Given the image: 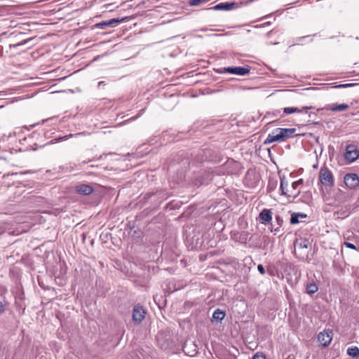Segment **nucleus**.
<instances>
[{"mask_svg":"<svg viewBox=\"0 0 359 359\" xmlns=\"http://www.w3.org/2000/svg\"><path fill=\"white\" fill-rule=\"evenodd\" d=\"M283 140L282 138V135L280 132H276L274 130L271 133L269 134L266 140H264V144H271L274 142H283Z\"/></svg>","mask_w":359,"mask_h":359,"instance_id":"nucleus-7","label":"nucleus"},{"mask_svg":"<svg viewBox=\"0 0 359 359\" xmlns=\"http://www.w3.org/2000/svg\"><path fill=\"white\" fill-rule=\"evenodd\" d=\"M349 108V106L347 104H327L324 109L326 110H330L332 111H343Z\"/></svg>","mask_w":359,"mask_h":359,"instance_id":"nucleus-12","label":"nucleus"},{"mask_svg":"<svg viewBox=\"0 0 359 359\" xmlns=\"http://www.w3.org/2000/svg\"><path fill=\"white\" fill-rule=\"evenodd\" d=\"M250 71L248 67H229L215 69V72L218 74L229 73L240 76L246 75Z\"/></svg>","mask_w":359,"mask_h":359,"instance_id":"nucleus-1","label":"nucleus"},{"mask_svg":"<svg viewBox=\"0 0 359 359\" xmlns=\"http://www.w3.org/2000/svg\"><path fill=\"white\" fill-rule=\"evenodd\" d=\"M303 183V180L302 179H299V180L297 181H295L292 184V189L293 191H295L297 190L298 186L301 184Z\"/></svg>","mask_w":359,"mask_h":359,"instance_id":"nucleus-24","label":"nucleus"},{"mask_svg":"<svg viewBox=\"0 0 359 359\" xmlns=\"http://www.w3.org/2000/svg\"><path fill=\"white\" fill-rule=\"evenodd\" d=\"M104 83L103 81H100V82L98 83V86H102V83Z\"/></svg>","mask_w":359,"mask_h":359,"instance_id":"nucleus-39","label":"nucleus"},{"mask_svg":"<svg viewBox=\"0 0 359 359\" xmlns=\"http://www.w3.org/2000/svg\"><path fill=\"white\" fill-rule=\"evenodd\" d=\"M287 186H288V182L285 180V177H281L280 178V189L282 195H284V196H287V191H286Z\"/></svg>","mask_w":359,"mask_h":359,"instance_id":"nucleus-17","label":"nucleus"},{"mask_svg":"<svg viewBox=\"0 0 359 359\" xmlns=\"http://www.w3.org/2000/svg\"><path fill=\"white\" fill-rule=\"evenodd\" d=\"M318 287L315 283H310L306 286V291L310 294L316 293L318 291Z\"/></svg>","mask_w":359,"mask_h":359,"instance_id":"nucleus-20","label":"nucleus"},{"mask_svg":"<svg viewBox=\"0 0 359 359\" xmlns=\"http://www.w3.org/2000/svg\"><path fill=\"white\" fill-rule=\"evenodd\" d=\"M154 302L155 304H157L155 296H154Z\"/></svg>","mask_w":359,"mask_h":359,"instance_id":"nucleus-40","label":"nucleus"},{"mask_svg":"<svg viewBox=\"0 0 359 359\" xmlns=\"http://www.w3.org/2000/svg\"><path fill=\"white\" fill-rule=\"evenodd\" d=\"M359 156V151L355 144H350L346 146L344 158L348 163L354 162Z\"/></svg>","mask_w":359,"mask_h":359,"instance_id":"nucleus-3","label":"nucleus"},{"mask_svg":"<svg viewBox=\"0 0 359 359\" xmlns=\"http://www.w3.org/2000/svg\"><path fill=\"white\" fill-rule=\"evenodd\" d=\"M126 18H121V19H119V18H112V19H110V20L106 21L107 27H114L118 24L126 21Z\"/></svg>","mask_w":359,"mask_h":359,"instance_id":"nucleus-16","label":"nucleus"},{"mask_svg":"<svg viewBox=\"0 0 359 359\" xmlns=\"http://www.w3.org/2000/svg\"><path fill=\"white\" fill-rule=\"evenodd\" d=\"M278 228H276V229H274V231L273 229H271V231H273L274 233L276 234V232L278 231Z\"/></svg>","mask_w":359,"mask_h":359,"instance_id":"nucleus-38","label":"nucleus"},{"mask_svg":"<svg viewBox=\"0 0 359 359\" xmlns=\"http://www.w3.org/2000/svg\"><path fill=\"white\" fill-rule=\"evenodd\" d=\"M140 115L138 114L137 116H133L131 117L130 119H128L127 121H135L136 120L137 118H138V117L140 116Z\"/></svg>","mask_w":359,"mask_h":359,"instance_id":"nucleus-34","label":"nucleus"},{"mask_svg":"<svg viewBox=\"0 0 359 359\" xmlns=\"http://www.w3.org/2000/svg\"><path fill=\"white\" fill-rule=\"evenodd\" d=\"M145 313L146 312L142 306H136L133 309V320L135 322L140 323L144 318Z\"/></svg>","mask_w":359,"mask_h":359,"instance_id":"nucleus-6","label":"nucleus"},{"mask_svg":"<svg viewBox=\"0 0 359 359\" xmlns=\"http://www.w3.org/2000/svg\"><path fill=\"white\" fill-rule=\"evenodd\" d=\"M31 40H32V38L25 39V40H22L21 42H19V43H15V44L11 45L10 47L11 48H18V47H19L20 46H23V45L27 44Z\"/></svg>","mask_w":359,"mask_h":359,"instance_id":"nucleus-22","label":"nucleus"},{"mask_svg":"<svg viewBox=\"0 0 359 359\" xmlns=\"http://www.w3.org/2000/svg\"><path fill=\"white\" fill-rule=\"evenodd\" d=\"M347 354L355 358H359V348L358 346H352L348 348Z\"/></svg>","mask_w":359,"mask_h":359,"instance_id":"nucleus-18","label":"nucleus"},{"mask_svg":"<svg viewBox=\"0 0 359 359\" xmlns=\"http://www.w3.org/2000/svg\"><path fill=\"white\" fill-rule=\"evenodd\" d=\"M94 161V159H89V160H88V161H83V162H82V163H83V164H86V163H89V162H91V161Z\"/></svg>","mask_w":359,"mask_h":359,"instance_id":"nucleus-36","label":"nucleus"},{"mask_svg":"<svg viewBox=\"0 0 359 359\" xmlns=\"http://www.w3.org/2000/svg\"><path fill=\"white\" fill-rule=\"evenodd\" d=\"M5 304L2 302V301H0V314L3 313L5 311Z\"/></svg>","mask_w":359,"mask_h":359,"instance_id":"nucleus-31","label":"nucleus"},{"mask_svg":"<svg viewBox=\"0 0 359 359\" xmlns=\"http://www.w3.org/2000/svg\"><path fill=\"white\" fill-rule=\"evenodd\" d=\"M344 245L350 249L356 250L355 245L351 243L345 242Z\"/></svg>","mask_w":359,"mask_h":359,"instance_id":"nucleus-28","label":"nucleus"},{"mask_svg":"<svg viewBox=\"0 0 359 359\" xmlns=\"http://www.w3.org/2000/svg\"><path fill=\"white\" fill-rule=\"evenodd\" d=\"M280 113V110H277L276 112L274 114V115L277 116Z\"/></svg>","mask_w":359,"mask_h":359,"instance_id":"nucleus-37","label":"nucleus"},{"mask_svg":"<svg viewBox=\"0 0 359 359\" xmlns=\"http://www.w3.org/2000/svg\"><path fill=\"white\" fill-rule=\"evenodd\" d=\"M11 9H12V8H11V7H5L3 8V10L7 13H9Z\"/></svg>","mask_w":359,"mask_h":359,"instance_id":"nucleus-35","label":"nucleus"},{"mask_svg":"<svg viewBox=\"0 0 359 359\" xmlns=\"http://www.w3.org/2000/svg\"><path fill=\"white\" fill-rule=\"evenodd\" d=\"M225 316L226 313L224 311L220 309H216L212 314V318L214 320L219 322L222 320L224 318Z\"/></svg>","mask_w":359,"mask_h":359,"instance_id":"nucleus-15","label":"nucleus"},{"mask_svg":"<svg viewBox=\"0 0 359 359\" xmlns=\"http://www.w3.org/2000/svg\"><path fill=\"white\" fill-rule=\"evenodd\" d=\"M276 132H280L282 135V138L285 140L287 138L292 137L293 134L296 132V129L294 128H278L276 129Z\"/></svg>","mask_w":359,"mask_h":359,"instance_id":"nucleus-11","label":"nucleus"},{"mask_svg":"<svg viewBox=\"0 0 359 359\" xmlns=\"http://www.w3.org/2000/svg\"><path fill=\"white\" fill-rule=\"evenodd\" d=\"M319 180L325 187H331L334 184V179L332 172L325 166L320 168Z\"/></svg>","mask_w":359,"mask_h":359,"instance_id":"nucleus-2","label":"nucleus"},{"mask_svg":"<svg viewBox=\"0 0 359 359\" xmlns=\"http://www.w3.org/2000/svg\"><path fill=\"white\" fill-rule=\"evenodd\" d=\"M252 359H266V356L262 353H257Z\"/></svg>","mask_w":359,"mask_h":359,"instance_id":"nucleus-27","label":"nucleus"},{"mask_svg":"<svg viewBox=\"0 0 359 359\" xmlns=\"http://www.w3.org/2000/svg\"><path fill=\"white\" fill-rule=\"evenodd\" d=\"M345 184L350 189H354L359 184V177L355 173H348L344 176Z\"/></svg>","mask_w":359,"mask_h":359,"instance_id":"nucleus-5","label":"nucleus"},{"mask_svg":"<svg viewBox=\"0 0 359 359\" xmlns=\"http://www.w3.org/2000/svg\"><path fill=\"white\" fill-rule=\"evenodd\" d=\"M257 270H258V271H259L261 274H262V275H264V274L265 273V269H264V266H263V265H262V264H259V265L257 266Z\"/></svg>","mask_w":359,"mask_h":359,"instance_id":"nucleus-29","label":"nucleus"},{"mask_svg":"<svg viewBox=\"0 0 359 359\" xmlns=\"http://www.w3.org/2000/svg\"><path fill=\"white\" fill-rule=\"evenodd\" d=\"M358 85V83H344V84H339V85H337L336 86H334L335 88H350V87H353V86H355Z\"/></svg>","mask_w":359,"mask_h":359,"instance_id":"nucleus-23","label":"nucleus"},{"mask_svg":"<svg viewBox=\"0 0 359 359\" xmlns=\"http://www.w3.org/2000/svg\"><path fill=\"white\" fill-rule=\"evenodd\" d=\"M306 215L304 213L294 212L291 215L290 223L292 224H296L299 222V219L306 218Z\"/></svg>","mask_w":359,"mask_h":359,"instance_id":"nucleus-14","label":"nucleus"},{"mask_svg":"<svg viewBox=\"0 0 359 359\" xmlns=\"http://www.w3.org/2000/svg\"><path fill=\"white\" fill-rule=\"evenodd\" d=\"M95 27L100 28V29H104V28L107 27L106 21H103V22L97 23V24H95Z\"/></svg>","mask_w":359,"mask_h":359,"instance_id":"nucleus-26","label":"nucleus"},{"mask_svg":"<svg viewBox=\"0 0 359 359\" xmlns=\"http://www.w3.org/2000/svg\"><path fill=\"white\" fill-rule=\"evenodd\" d=\"M311 108H312V107H304L302 109H299L297 107H285V108H283V114H292L294 112L307 113V109H310Z\"/></svg>","mask_w":359,"mask_h":359,"instance_id":"nucleus-13","label":"nucleus"},{"mask_svg":"<svg viewBox=\"0 0 359 359\" xmlns=\"http://www.w3.org/2000/svg\"><path fill=\"white\" fill-rule=\"evenodd\" d=\"M299 194H300V191L299 190H298V191H297V190L293 191L292 190V191H291V194H289L287 196V197H292L294 199V198H296L299 195Z\"/></svg>","mask_w":359,"mask_h":359,"instance_id":"nucleus-25","label":"nucleus"},{"mask_svg":"<svg viewBox=\"0 0 359 359\" xmlns=\"http://www.w3.org/2000/svg\"><path fill=\"white\" fill-rule=\"evenodd\" d=\"M332 331L330 330H325L320 332L318 335V341L320 345L323 347L329 346L332 339Z\"/></svg>","mask_w":359,"mask_h":359,"instance_id":"nucleus-4","label":"nucleus"},{"mask_svg":"<svg viewBox=\"0 0 359 359\" xmlns=\"http://www.w3.org/2000/svg\"><path fill=\"white\" fill-rule=\"evenodd\" d=\"M259 218L262 224L269 223L272 219V214L270 210L264 209L259 215Z\"/></svg>","mask_w":359,"mask_h":359,"instance_id":"nucleus-9","label":"nucleus"},{"mask_svg":"<svg viewBox=\"0 0 359 359\" xmlns=\"http://www.w3.org/2000/svg\"><path fill=\"white\" fill-rule=\"evenodd\" d=\"M76 191L83 195H89L93 191V188L88 184H81L76 187Z\"/></svg>","mask_w":359,"mask_h":359,"instance_id":"nucleus-10","label":"nucleus"},{"mask_svg":"<svg viewBox=\"0 0 359 359\" xmlns=\"http://www.w3.org/2000/svg\"><path fill=\"white\" fill-rule=\"evenodd\" d=\"M235 3L222 2L210 8V9L214 11H231L235 8Z\"/></svg>","mask_w":359,"mask_h":359,"instance_id":"nucleus-8","label":"nucleus"},{"mask_svg":"<svg viewBox=\"0 0 359 359\" xmlns=\"http://www.w3.org/2000/svg\"><path fill=\"white\" fill-rule=\"evenodd\" d=\"M11 224L6 222H0V235L10 230Z\"/></svg>","mask_w":359,"mask_h":359,"instance_id":"nucleus-19","label":"nucleus"},{"mask_svg":"<svg viewBox=\"0 0 359 359\" xmlns=\"http://www.w3.org/2000/svg\"><path fill=\"white\" fill-rule=\"evenodd\" d=\"M300 247L303 248H307L308 245H307L306 241H304L303 243H302L300 244Z\"/></svg>","mask_w":359,"mask_h":359,"instance_id":"nucleus-33","label":"nucleus"},{"mask_svg":"<svg viewBox=\"0 0 359 359\" xmlns=\"http://www.w3.org/2000/svg\"><path fill=\"white\" fill-rule=\"evenodd\" d=\"M17 25H18V23L16 22V21L13 20H10L9 27H16V26H17Z\"/></svg>","mask_w":359,"mask_h":359,"instance_id":"nucleus-32","label":"nucleus"},{"mask_svg":"<svg viewBox=\"0 0 359 359\" xmlns=\"http://www.w3.org/2000/svg\"><path fill=\"white\" fill-rule=\"evenodd\" d=\"M276 222L278 223V225L279 226H280L282 225L283 222V219L280 216H276Z\"/></svg>","mask_w":359,"mask_h":359,"instance_id":"nucleus-30","label":"nucleus"},{"mask_svg":"<svg viewBox=\"0 0 359 359\" xmlns=\"http://www.w3.org/2000/svg\"><path fill=\"white\" fill-rule=\"evenodd\" d=\"M83 134H84V133H76V134H71L70 133V134H69L67 135H65V136L59 137L58 138L56 139V140L57 142L62 141V140H66L69 137H74V136L83 135Z\"/></svg>","mask_w":359,"mask_h":359,"instance_id":"nucleus-21","label":"nucleus"}]
</instances>
